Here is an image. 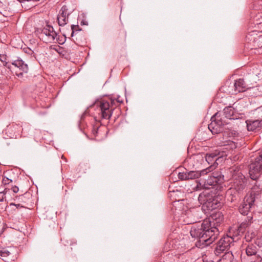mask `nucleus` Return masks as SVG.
Masks as SVG:
<instances>
[{
    "label": "nucleus",
    "instance_id": "423d86ee",
    "mask_svg": "<svg viewBox=\"0 0 262 262\" xmlns=\"http://www.w3.org/2000/svg\"><path fill=\"white\" fill-rule=\"evenodd\" d=\"M221 113H215L211 118V123L208 124V129L212 134H217L224 130L223 126L229 123L221 116Z\"/></svg>",
    "mask_w": 262,
    "mask_h": 262
},
{
    "label": "nucleus",
    "instance_id": "72a5a7b5",
    "mask_svg": "<svg viewBox=\"0 0 262 262\" xmlns=\"http://www.w3.org/2000/svg\"><path fill=\"white\" fill-rule=\"evenodd\" d=\"M11 189L14 193H17L19 190L18 187L16 186H12Z\"/></svg>",
    "mask_w": 262,
    "mask_h": 262
},
{
    "label": "nucleus",
    "instance_id": "9d476101",
    "mask_svg": "<svg viewBox=\"0 0 262 262\" xmlns=\"http://www.w3.org/2000/svg\"><path fill=\"white\" fill-rule=\"evenodd\" d=\"M205 170L201 171H189L179 172L178 178L181 180H189L201 178V175L205 173Z\"/></svg>",
    "mask_w": 262,
    "mask_h": 262
},
{
    "label": "nucleus",
    "instance_id": "a18cd8bd",
    "mask_svg": "<svg viewBox=\"0 0 262 262\" xmlns=\"http://www.w3.org/2000/svg\"><path fill=\"white\" fill-rule=\"evenodd\" d=\"M51 49H53V50H55V48H51Z\"/></svg>",
    "mask_w": 262,
    "mask_h": 262
},
{
    "label": "nucleus",
    "instance_id": "c03bdc74",
    "mask_svg": "<svg viewBox=\"0 0 262 262\" xmlns=\"http://www.w3.org/2000/svg\"><path fill=\"white\" fill-rule=\"evenodd\" d=\"M204 262H213L212 261H204Z\"/></svg>",
    "mask_w": 262,
    "mask_h": 262
},
{
    "label": "nucleus",
    "instance_id": "c756f323",
    "mask_svg": "<svg viewBox=\"0 0 262 262\" xmlns=\"http://www.w3.org/2000/svg\"><path fill=\"white\" fill-rule=\"evenodd\" d=\"M255 236V234L254 232H252L251 234L248 233L245 235V239L246 241L250 242L252 238Z\"/></svg>",
    "mask_w": 262,
    "mask_h": 262
},
{
    "label": "nucleus",
    "instance_id": "aec40b11",
    "mask_svg": "<svg viewBox=\"0 0 262 262\" xmlns=\"http://www.w3.org/2000/svg\"><path fill=\"white\" fill-rule=\"evenodd\" d=\"M12 64L14 65L15 67L19 68L23 72H27L28 66L27 64H25L24 62L21 59H17L14 61L12 62Z\"/></svg>",
    "mask_w": 262,
    "mask_h": 262
},
{
    "label": "nucleus",
    "instance_id": "0eeeda50",
    "mask_svg": "<svg viewBox=\"0 0 262 262\" xmlns=\"http://www.w3.org/2000/svg\"><path fill=\"white\" fill-rule=\"evenodd\" d=\"M223 214L220 211L213 213L208 219L204 220V221L210 223L209 224V226H208L209 230H214V228H215L217 230L219 233H220V229L218 227L223 223Z\"/></svg>",
    "mask_w": 262,
    "mask_h": 262
},
{
    "label": "nucleus",
    "instance_id": "cd10ccee",
    "mask_svg": "<svg viewBox=\"0 0 262 262\" xmlns=\"http://www.w3.org/2000/svg\"><path fill=\"white\" fill-rule=\"evenodd\" d=\"M69 13L68 12V8L66 6H63L60 10L59 14L58 15H63L66 17L69 16Z\"/></svg>",
    "mask_w": 262,
    "mask_h": 262
},
{
    "label": "nucleus",
    "instance_id": "473e14b6",
    "mask_svg": "<svg viewBox=\"0 0 262 262\" xmlns=\"http://www.w3.org/2000/svg\"><path fill=\"white\" fill-rule=\"evenodd\" d=\"M0 60L2 62H6L7 60V56L5 54H0Z\"/></svg>",
    "mask_w": 262,
    "mask_h": 262
},
{
    "label": "nucleus",
    "instance_id": "4c0bfd02",
    "mask_svg": "<svg viewBox=\"0 0 262 262\" xmlns=\"http://www.w3.org/2000/svg\"><path fill=\"white\" fill-rule=\"evenodd\" d=\"M111 103L112 105H113L115 104V100L114 99H111Z\"/></svg>",
    "mask_w": 262,
    "mask_h": 262
},
{
    "label": "nucleus",
    "instance_id": "f704fd0d",
    "mask_svg": "<svg viewBox=\"0 0 262 262\" xmlns=\"http://www.w3.org/2000/svg\"><path fill=\"white\" fill-rule=\"evenodd\" d=\"M10 206H12V205L15 206L17 208H18L19 207L20 208L23 207V206L21 205H20V204H19V203L17 204H15L13 203H10Z\"/></svg>",
    "mask_w": 262,
    "mask_h": 262
},
{
    "label": "nucleus",
    "instance_id": "2eb2a0df",
    "mask_svg": "<svg viewBox=\"0 0 262 262\" xmlns=\"http://www.w3.org/2000/svg\"><path fill=\"white\" fill-rule=\"evenodd\" d=\"M234 83L237 93L244 92L247 89L246 83L243 79L240 78L235 80Z\"/></svg>",
    "mask_w": 262,
    "mask_h": 262
},
{
    "label": "nucleus",
    "instance_id": "ea45409f",
    "mask_svg": "<svg viewBox=\"0 0 262 262\" xmlns=\"http://www.w3.org/2000/svg\"><path fill=\"white\" fill-rule=\"evenodd\" d=\"M93 134L95 135L96 133H97V130L95 129H94L93 130Z\"/></svg>",
    "mask_w": 262,
    "mask_h": 262
},
{
    "label": "nucleus",
    "instance_id": "ddd939ff",
    "mask_svg": "<svg viewBox=\"0 0 262 262\" xmlns=\"http://www.w3.org/2000/svg\"><path fill=\"white\" fill-rule=\"evenodd\" d=\"M247 129L249 131L259 130L262 127V119L248 120L246 121Z\"/></svg>",
    "mask_w": 262,
    "mask_h": 262
},
{
    "label": "nucleus",
    "instance_id": "c9c22d12",
    "mask_svg": "<svg viewBox=\"0 0 262 262\" xmlns=\"http://www.w3.org/2000/svg\"><path fill=\"white\" fill-rule=\"evenodd\" d=\"M78 26H75V25H71V29L72 30V35L73 36V33L74 32V30H75V28H78Z\"/></svg>",
    "mask_w": 262,
    "mask_h": 262
},
{
    "label": "nucleus",
    "instance_id": "393cba45",
    "mask_svg": "<svg viewBox=\"0 0 262 262\" xmlns=\"http://www.w3.org/2000/svg\"><path fill=\"white\" fill-rule=\"evenodd\" d=\"M55 51L62 58L67 59H71V56L68 50H55Z\"/></svg>",
    "mask_w": 262,
    "mask_h": 262
},
{
    "label": "nucleus",
    "instance_id": "a19ab883",
    "mask_svg": "<svg viewBox=\"0 0 262 262\" xmlns=\"http://www.w3.org/2000/svg\"><path fill=\"white\" fill-rule=\"evenodd\" d=\"M231 201L232 202V201H234V198L233 197L232 198L231 200Z\"/></svg>",
    "mask_w": 262,
    "mask_h": 262
},
{
    "label": "nucleus",
    "instance_id": "e433bc0d",
    "mask_svg": "<svg viewBox=\"0 0 262 262\" xmlns=\"http://www.w3.org/2000/svg\"><path fill=\"white\" fill-rule=\"evenodd\" d=\"M88 23L86 21H85L84 20H82L81 22V25H88Z\"/></svg>",
    "mask_w": 262,
    "mask_h": 262
},
{
    "label": "nucleus",
    "instance_id": "b1692460",
    "mask_svg": "<svg viewBox=\"0 0 262 262\" xmlns=\"http://www.w3.org/2000/svg\"><path fill=\"white\" fill-rule=\"evenodd\" d=\"M30 196V194L26 192L22 195L16 196V199L18 200L19 202L26 203L28 202Z\"/></svg>",
    "mask_w": 262,
    "mask_h": 262
},
{
    "label": "nucleus",
    "instance_id": "7ed1b4c3",
    "mask_svg": "<svg viewBox=\"0 0 262 262\" xmlns=\"http://www.w3.org/2000/svg\"><path fill=\"white\" fill-rule=\"evenodd\" d=\"M220 199L221 196L206 191L202 192L198 196L199 202L202 204V209L205 211L212 210L221 207L222 203L220 202Z\"/></svg>",
    "mask_w": 262,
    "mask_h": 262
},
{
    "label": "nucleus",
    "instance_id": "9b49d317",
    "mask_svg": "<svg viewBox=\"0 0 262 262\" xmlns=\"http://www.w3.org/2000/svg\"><path fill=\"white\" fill-rule=\"evenodd\" d=\"M40 35L44 41L51 42L54 40L57 34L52 27L48 26L42 30Z\"/></svg>",
    "mask_w": 262,
    "mask_h": 262
},
{
    "label": "nucleus",
    "instance_id": "20e7f679",
    "mask_svg": "<svg viewBox=\"0 0 262 262\" xmlns=\"http://www.w3.org/2000/svg\"><path fill=\"white\" fill-rule=\"evenodd\" d=\"M255 188L250 191L249 194L245 198V200L239 207V212L244 215H247L250 209L254 206V203L258 201L259 191L255 190Z\"/></svg>",
    "mask_w": 262,
    "mask_h": 262
},
{
    "label": "nucleus",
    "instance_id": "dca6fc26",
    "mask_svg": "<svg viewBox=\"0 0 262 262\" xmlns=\"http://www.w3.org/2000/svg\"><path fill=\"white\" fill-rule=\"evenodd\" d=\"M258 248L256 245L253 244H249L246 248V253L247 256H251L256 255Z\"/></svg>",
    "mask_w": 262,
    "mask_h": 262
},
{
    "label": "nucleus",
    "instance_id": "5701e85b",
    "mask_svg": "<svg viewBox=\"0 0 262 262\" xmlns=\"http://www.w3.org/2000/svg\"><path fill=\"white\" fill-rule=\"evenodd\" d=\"M11 255V252L7 248H2L1 250L0 257L4 261L8 260V257Z\"/></svg>",
    "mask_w": 262,
    "mask_h": 262
},
{
    "label": "nucleus",
    "instance_id": "a211bd4d",
    "mask_svg": "<svg viewBox=\"0 0 262 262\" xmlns=\"http://www.w3.org/2000/svg\"><path fill=\"white\" fill-rule=\"evenodd\" d=\"M194 211H188L185 215L187 216V217L184 219V222L186 224H191L197 222L198 219H194L192 217L194 215Z\"/></svg>",
    "mask_w": 262,
    "mask_h": 262
},
{
    "label": "nucleus",
    "instance_id": "49530a36",
    "mask_svg": "<svg viewBox=\"0 0 262 262\" xmlns=\"http://www.w3.org/2000/svg\"><path fill=\"white\" fill-rule=\"evenodd\" d=\"M261 53H262V52H261Z\"/></svg>",
    "mask_w": 262,
    "mask_h": 262
},
{
    "label": "nucleus",
    "instance_id": "4468645a",
    "mask_svg": "<svg viewBox=\"0 0 262 262\" xmlns=\"http://www.w3.org/2000/svg\"><path fill=\"white\" fill-rule=\"evenodd\" d=\"M20 128V127L17 124L8 125L5 129L6 134L11 138H16L17 136L16 133L18 132Z\"/></svg>",
    "mask_w": 262,
    "mask_h": 262
},
{
    "label": "nucleus",
    "instance_id": "2f4dec72",
    "mask_svg": "<svg viewBox=\"0 0 262 262\" xmlns=\"http://www.w3.org/2000/svg\"><path fill=\"white\" fill-rule=\"evenodd\" d=\"M12 180L8 178L5 177L3 178L2 183L4 185H8L10 183L12 182Z\"/></svg>",
    "mask_w": 262,
    "mask_h": 262
},
{
    "label": "nucleus",
    "instance_id": "7c9ffc66",
    "mask_svg": "<svg viewBox=\"0 0 262 262\" xmlns=\"http://www.w3.org/2000/svg\"><path fill=\"white\" fill-rule=\"evenodd\" d=\"M7 191V189L5 188L4 191L0 192V202H3L4 199L6 198V193Z\"/></svg>",
    "mask_w": 262,
    "mask_h": 262
},
{
    "label": "nucleus",
    "instance_id": "4be33fe9",
    "mask_svg": "<svg viewBox=\"0 0 262 262\" xmlns=\"http://www.w3.org/2000/svg\"><path fill=\"white\" fill-rule=\"evenodd\" d=\"M205 160L209 164H211L214 161H216L218 158L217 155L214 153L207 154L205 157Z\"/></svg>",
    "mask_w": 262,
    "mask_h": 262
},
{
    "label": "nucleus",
    "instance_id": "412c9836",
    "mask_svg": "<svg viewBox=\"0 0 262 262\" xmlns=\"http://www.w3.org/2000/svg\"><path fill=\"white\" fill-rule=\"evenodd\" d=\"M223 262H232L234 259V256L231 251L226 252L221 258Z\"/></svg>",
    "mask_w": 262,
    "mask_h": 262
},
{
    "label": "nucleus",
    "instance_id": "58836bf2",
    "mask_svg": "<svg viewBox=\"0 0 262 262\" xmlns=\"http://www.w3.org/2000/svg\"><path fill=\"white\" fill-rule=\"evenodd\" d=\"M117 101L119 103H122L123 102V101L122 100H120V99H119V97H118L117 99Z\"/></svg>",
    "mask_w": 262,
    "mask_h": 262
},
{
    "label": "nucleus",
    "instance_id": "c85d7f7f",
    "mask_svg": "<svg viewBox=\"0 0 262 262\" xmlns=\"http://www.w3.org/2000/svg\"><path fill=\"white\" fill-rule=\"evenodd\" d=\"M244 232H245L244 228L242 225H241L239 227H238L236 231H235L234 232V235L236 236L241 235L242 234L244 233Z\"/></svg>",
    "mask_w": 262,
    "mask_h": 262
},
{
    "label": "nucleus",
    "instance_id": "f257e3e1",
    "mask_svg": "<svg viewBox=\"0 0 262 262\" xmlns=\"http://www.w3.org/2000/svg\"><path fill=\"white\" fill-rule=\"evenodd\" d=\"M209 224L208 222L203 221L200 225L192 226L190 231L193 238H198L200 242L206 246L212 244L219 236V232L215 228L214 230H209Z\"/></svg>",
    "mask_w": 262,
    "mask_h": 262
},
{
    "label": "nucleus",
    "instance_id": "37998d69",
    "mask_svg": "<svg viewBox=\"0 0 262 262\" xmlns=\"http://www.w3.org/2000/svg\"><path fill=\"white\" fill-rule=\"evenodd\" d=\"M29 52H33V50H29Z\"/></svg>",
    "mask_w": 262,
    "mask_h": 262
},
{
    "label": "nucleus",
    "instance_id": "6e6552de",
    "mask_svg": "<svg viewBox=\"0 0 262 262\" xmlns=\"http://www.w3.org/2000/svg\"><path fill=\"white\" fill-rule=\"evenodd\" d=\"M249 174L252 179L256 180L262 171V154L255 158L250 165Z\"/></svg>",
    "mask_w": 262,
    "mask_h": 262
},
{
    "label": "nucleus",
    "instance_id": "bb28decb",
    "mask_svg": "<svg viewBox=\"0 0 262 262\" xmlns=\"http://www.w3.org/2000/svg\"><path fill=\"white\" fill-rule=\"evenodd\" d=\"M57 20L59 25L63 26L67 24L68 22V17L63 15H58Z\"/></svg>",
    "mask_w": 262,
    "mask_h": 262
},
{
    "label": "nucleus",
    "instance_id": "1a4fd4ad",
    "mask_svg": "<svg viewBox=\"0 0 262 262\" xmlns=\"http://www.w3.org/2000/svg\"><path fill=\"white\" fill-rule=\"evenodd\" d=\"M234 239L230 236L226 235L220 239L217 242L214 250L216 255H219L225 251L228 250Z\"/></svg>",
    "mask_w": 262,
    "mask_h": 262
},
{
    "label": "nucleus",
    "instance_id": "79ce46f5",
    "mask_svg": "<svg viewBox=\"0 0 262 262\" xmlns=\"http://www.w3.org/2000/svg\"><path fill=\"white\" fill-rule=\"evenodd\" d=\"M249 36H250V35H249V36H247L246 38L249 39Z\"/></svg>",
    "mask_w": 262,
    "mask_h": 262
},
{
    "label": "nucleus",
    "instance_id": "6ab92c4d",
    "mask_svg": "<svg viewBox=\"0 0 262 262\" xmlns=\"http://www.w3.org/2000/svg\"><path fill=\"white\" fill-rule=\"evenodd\" d=\"M224 89L226 92L231 94H237L236 90H235V85L234 82L233 83L227 82L223 86Z\"/></svg>",
    "mask_w": 262,
    "mask_h": 262
},
{
    "label": "nucleus",
    "instance_id": "f03ea898",
    "mask_svg": "<svg viewBox=\"0 0 262 262\" xmlns=\"http://www.w3.org/2000/svg\"><path fill=\"white\" fill-rule=\"evenodd\" d=\"M205 170V173L202 174L201 178L197 181V185L195 187L196 190L202 189H209L224 181L223 175L216 172L208 173V169Z\"/></svg>",
    "mask_w": 262,
    "mask_h": 262
},
{
    "label": "nucleus",
    "instance_id": "f8f14e48",
    "mask_svg": "<svg viewBox=\"0 0 262 262\" xmlns=\"http://www.w3.org/2000/svg\"><path fill=\"white\" fill-rule=\"evenodd\" d=\"M99 107L101 112V117L103 119H110L113 114V110L110 103L105 100L100 102Z\"/></svg>",
    "mask_w": 262,
    "mask_h": 262
},
{
    "label": "nucleus",
    "instance_id": "39448f33",
    "mask_svg": "<svg viewBox=\"0 0 262 262\" xmlns=\"http://www.w3.org/2000/svg\"><path fill=\"white\" fill-rule=\"evenodd\" d=\"M233 186L237 191L243 190L247 184V179L240 171L238 167H232L230 168Z\"/></svg>",
    "mask_w": 262,
    "mask_h": 262
},
{
    "label": "nucleus",
    "instance_id": "a878e982",
    "mask_svg": "<svg viewBox=\"0 0 262 262\" xmlns=\"http://www.w3.org/2000/svg\"><path fill=\"white\" fill-rule=\"evenodd\" d=\"M261 182L259 180H256L255 185L253 186V187L252 188L251 190L252 191L254 188H255V190L259 191L258 193V201L259 200V199L261 196V192L262 191V184H260Z\"/></svg>",
    "mask_w": 262,
    "mask_h": 262
},
{
    "label": "nucleus",
    "instance_id": "f3484780",
    "mask_svg": "<svg viewBox=\"0 0 262 262\" xmlns=\"http://www.w3.org/2000/svg\"><path fill=\"white\" fill-rule=\"evenodd\" d=\"M234 112V108L231 106H228L224 109L223 115L227 119H234L232 117L233 116Z\"/></svg>",
    "mask_w": 262,
    "mask_h": 262
}]
</instances>
